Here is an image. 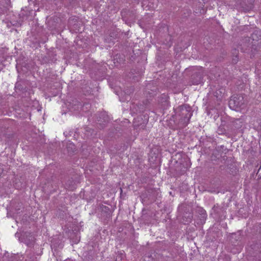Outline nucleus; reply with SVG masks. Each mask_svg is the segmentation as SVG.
Here are the masks:
<instances>
[{"mask_svg": "<svg viewBox=\"0 0 261 261\" xmlns=\"http://www.w3.org/2000/svg\"><path fill=\"white\" fill-rule=\"evenodd\" d=\"M198 212L199 214L200 222L201 224H203L205 223V221L206 218V212L203 208L199 207L198 209Z\"/></svg>", "mask_w": 261, "mask_h": 261, "instance_id": "5", "label": "nucleus"}, {"mask_svg": "<svg viewBox=\"0 0 261 261\" xmlns=\"http://www.w3.org/2000/svg\"><path fill=\"white\" fill-rule=\"evenodd\" d=\"M202 75L201 72L193 74L191 76V82L193 85H198L202 82Z\"/></svg>", "mask_w": 261, "mask_h": 261, "instance_id": "4", "label": "nucleus"}, {"mask_svg": "<svg viewBox=\"0 0 261 261\" xmlns=\"http://www.w3.org/2000/svg\"><path fill=\"white\" fill-rule=\"evenodd\" d=\"M242 125V122L241 120L237 119L231 121L230 123L226 125V127L229 132H232L233 130L241 128Z\"/></svg>", "mask_w": 261, "mask_h": 261, "instance_id": "3", "label": "nucleus"}, {"mask_svg": "<svg viewBox=\"0 0 261 261\" xmlns=\"http://www.w3.org/2000/svg\"><path fill=\"white\" fill-rule=\"evenodd\" d=\"M176 114L179 120V127H185L189 123L192 115L191 108L187 105L180 106L176 109Z\"/></svg>", "mask_w": 261, "mask_h": 261, "instance_id": "1", "label": "nucleus"}, {"mask_svg": "<svg viewBox=\"0 0 261 261\" xmlns=\"http://www.w3.org/2000/svg\"><path fill=\"white\" fill-rule=\"evenodd\" d=\"M225 124L224 123L223 124L222 122V124L218 127V128L217 129V133L219 135L225 134L226 133L227 130L228 131L226 127V125L225 126L226 128L225 127Z\"/></svg>", "mask_w": 261, "mask_h": 261, "instance_id": "7", "label": "nucleus"}, {"mask_svg": "<svg viewBox=\"0 0 261 261\" xmlns=\"http://www.w3.org/2000/svg\"><path fill=\"white\" fill-rule=\"evenodd\" d=\"M260 168H261V165H260V167H259V168L258 170H260Z\"/></svg>", "mask_w": 261, "mask_h": 261, "instance_id": "11", "label": "nucleus"}, {"mask_svg": "<svg viewBox=\"0 0 261 261\" xmlns=\"http://www.w3.org/2000/svg\"><path fill=\"white\" fill-rule=\"evenodd\" d=\"M246 102L243 95H234L231 97L229 101V106L232 110L239 111L245 107Z\"/></svg>", "mask_w": 261, "mask_h": 261, "instance_id": "2", "label": "nucleus"}, {"mask_svg": "<svg viewBox=\"0 0 261 261\" xmlns=\"http://www.w3.org/2000/svg\"><path fill=\"white\" fill-rule=\"evenodd\" d=\"M125 260V255L122 252H118L116 254V259L115 261H124Z\"/></svg>", "mask_w": 261, "mask_h": 261, "instance_id": "9", "label": "nucleus"}, {"mask_svg": "<svg viewBox=\"0 0 261 261\" xmlns=\"http://www.w3.org/2000/svg\"><path fill=\"white\" fill-rule=\"evenodd\" d=\"M192 218H193L192 214H191V213L188 214V215L187 216V219L185 221V223H189L191 222V220L192 219Z\"/></svg>", "mask_w": 261, "mask_h": 261, "instance_id": "10", "label": "nucleus"}, {"mask_svg": "<svg viewBox=\"0 0 261 261\" xmlns=\"http://www.w3.org/2000/svg\"><path fill=\"white\" fill-rule=\"evenodd\" d=\"M73 180H69L66 182V188L69 190L73 191L75 188Z\"/></svg>", "mask_w": 261, "mask_h": 261, "instance_id": "8", "label": "nucleus"}, {"mask_svg": "<svg viewBox=\"0 0 261 261\" xmlns=\"http://www.w3.org/2000/svg\"><path fill=\"white\" fill-rule=\"evenodd\" d=\"M251 38L253 40L257 41L261 39V32L259 30H255L251 34Z\"/></svg>", "mask_w": 261, "mask_h": 261, "instance_id": "6", "label": "nucleus"}]
</instances>
